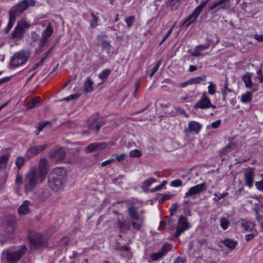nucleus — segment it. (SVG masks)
<instances>
[{
	"label": "nucleus",
	"instance_id": "obj_1",
	"mask_svg": "<svg viewBox=\"0 0 263 263\" xmlns=\"http://www.w3.org/2000/svg\"><path fill=\"white\" fill-rule=\"evenodd\" d=\"M66 173L61 167L54 168L50 173L48 182L49 186L53 191H58L64 186Z\"/></svg>",
	"mask_w": 263,
	"mask_h": 263
},
{
	"label": "nucleus",
	"instance_id": "obj_2",
	"mask_svg": "<svg viewBox=\"0 0 263 263\" xmlns=\"http://www.w3.org/2000/svg\"><path fill=\"white\" fill-rule=\"evenodd\" d=\"M40 180V176L36 170L29 171L25 175L24 181L25 192L26 194L33 192Z\"/></svg>",
	"mask_w": 263,
	"mask_h": 263
},
{
	"label": "nucleus",
	"instance_id": "obj_3",
	"mask_svg": "<svg viewBox=\"0 0 263 263\" xmlns=\"http://www.w3.org/2000/svg\"><path fill=\"white\" fill-rule=\"evenodd\" d=\"M128 212L132 220L130 224L132 226L133 230L135 232L140 231L143 225L144 217L138 214L137 209L134 206L129 207L128 208Z\"/></svg>",
	"mask_w": 263,
	"mask_h": 263
},
{
	"label": "nucleus",
	"instance_id": "obj_4",
	"mask_svg": "<svg viewBox=\"0 0 263 263\" xmlns=\"http://www.w3.org/2000/svg\"><path fill=\"white\" fill-rule=\"evenodd\" d=\"M27 248L25 246L19 248L8 249L6 252V259L8 263L18 262L26 253Z\"/></svg>",
	"mask_w": 263,
	"mask_h": 263
},
{
	"label": "nucleus",
	"instance_id": "obj_5",
	"mask_svg": "<svg viewBox=\"0 0 263 263\" xmlns=\"http://www.w3.org/2000/svg\"><path fill=\"white\" fill-rule=\"evenodd\" d=\"M30 55L28 51L21 50L15 52L11 57L10 61V66L16 68L24 64L27 62Z\"/></svg>",
	"mask_w": 263,
	"mask_h": 263
},
{
	"label": "nucleus",
	"instance_id": "obj_6",
	"mask_svg": "<svg viewBox=\"0 0 263 263\" xmlns=\"http://www.w3.org/2000/svg\"><path fill=\"white\" fill-rule=\"evenodd\" d=\"M34 5L35 1L34 0H23L12 7L9 12L17 16L22 13L29 6H34Z\"/></svg>",
	"mask_w": 263,
	"mask_h": 263
},
{
	"label": "nucleus",
	"instance_id": "obj_7",
	"mask_svg": "<svg viewBox=\"0 0 263 263\" xmlns=\"http://www.w3.org/2000/svg\"><path fill=\"white\" fill-rule=\"evenodd\" d=\"M209 0H206L201 3L193 11L192 14L189 15L183 22L182 25H190L193 23L198 17L204 8L207 5Z\"/></svg>",
	"mask_w": 263,
	"mask_h": 263
},
{
	"label": "nucleus",
	"instance_id": "obj_8",
	"mask_svg": "<svg viewBox=\"0 0 263 263\" xmlns=\"http://www.w3.org/2000/svg\"><path fill=\"white\" fill-rule=\"evenodd\" d=\"M9 156L8 155H3L0 157V188L3 187L6 182L8 174L5 171Z\"/></svg>",
	"mask_w": 263,
	"mask_h": 263
},
{
	"label": "nucleus",
	"instance_id": "obj_9",
	"mask_svg": "<svg viewBox=\"0 0 263 263\" xmlns=\"http://www.w3.org/2000/svg\"><path fill=\"white\" fill-rule=\"evenodd\" d=\"M30 27V25L24 20H21L17 22V25L11 33L12 38H21L26 29Z\"/></svg>",
	"mask_w": 263,
	"mask_h": 263
},
{
	"label": "nucleus",
	"instance_id": "obj_10",
	"mask_svg": "<svg viewBox=\"0 0 263 263\" xmlns=\"http://www.w3.org/2000/svg\"><path fill=\"white\" fill-rule=\"evenodd\" d=\"M210 107L215 108L216 107L212 105L210 98L208 97L205 92L202 93L200 100H199L193 106V108L195 109H204Z\"/></svg>",
	"mask_w": 263,
	"mask_h": 263
},
{
	"label": "nucleus",
	"instance_id": "obj_11",
	"mask_svg": "<svg viewBox=\"0 0 263 263\" xmlns=\"http://www.w3.org/2000/svg\"><path fill=\"white\" fill-rule=\"evenodd\" d=\"M230 6L229 0H217L209 6V10L217 12L220 10L228 9Z\"/></svg>",
	"mask_w": 263,
	"mask_h": 263
},
{
	"label": "nucleus",
	"instance_id": "obj_12",
	"mask_svg": "<svg viewBox=\"0 0 263 263\" xmlns=\"http://www.w3.org/2000/svg\"><path fill=\"white\" fill-rule=\"evenodd\" d=\"M207 186L205 182L197 184L190 187L188 191L185 193L184 198H187L189 197L194 196L199 194L206 190Z\"/></svg>",
	"mask_w": 263,
	"mask_h": 263
},
{
	"label": "nucleus",
	"instance_id": "obj_13",
	"mask_svg": "<svg viewBox=\"0 0 263 263\" xmlns=\"http://www.w3.org/2000/svg\"><path fill=\"white\" fill-rule=\"evenodd\" d=\"M2 225L4 232L7 233H12L16 228V222L14 217L13 216L5 217L3 221Z\"/></svg>",
	"mask_w": 263,
	"mask_h": 263
},
{
	"label": "nucleus",
	"instance_id": "obj_14",
	"mask_svg": "<svg viewBox=\"0 0 263 263\" xmlns=\"http://www.w3.org/2000/svg\"><path fill=\"white\" fill-rule=\"evenodd\" d=\"M190 227L189 223L187 221V219L183 216L181 215L179 217L178 226L176 228L174 236L176 238L178 237L180 235Z\"/></svg>",
	"mask_w": 263,
	"mask_h": 263
},
{
	"label": "nucleus",
	"instance_id": "obj_15",
	"mask_svg": "<svg viewBox=\"0 0 263 263\" xmlns=\"http://www.w3.org/2000/svg\"><path fill=\"white\" fill-rule=\"evenodd\" d=\"M53 32V29L52 25L51 23H49L42 33L41 37L39 42V46L40 47H43L46 44Z\"/></svg>",
	"mask_w": 263,
	"mask_h": 263
},
{
	"label": "nucleus",
	"instance_id": "obj_16",
	"mask_svg": "<svg viewBox=\"0 0 263 263\" xmlns=\"http://www.w3.org/2000/svg\"><path fill=\"white\" fill-rule=\"evenodd\" d=\"M48 145L46 144L30 146L26 152V156L29 159L44 151Z\"/></svg>",
	"mask_w": 263,
	"mask_h": 263
},
{
	"label": "nucleus",
	"instance_id": "obj_17",
	"mask_svg": "<svg viewBox=\"0 0 263 263\" xmlns=\"http://www.w3.org/2000/svg\"><path fill=\"white\" fill-rule=\"evenodd\" d=\"M31 243L36 248L40 247L44 244L43 236L40 233H33L29 236Z\"/></svg>",
	"mask_w": 263,
	"mask_h": 263
},
{
	"label": "nucleus",
	"instance_id": "obj_18",
	"mask_svg": "<svg viewBox=\"0 0 263 263\" xmlns=\"http://www.w3.org/2000/svg\"><path fill=\"white\" fill-rule=\"evenodd\" d=\"M171 246L167 243H164L162 248L156 253H153L151 255V258L152 260L155 261L162 258L165 255L168 251L171 249Z\"/></svg>",
	"mask_w": 263,
	"mask_h": 263
},
{
	"label": "nucleus",
	"instance_id": "obj_19",
	"mask_svg": "<svg viewBox=\"0 0 263 263\" xmlns=\"http://www.w3.org/2000/svg\"><path fill=\"white\" fill-rule=\"evenodd\" d=\"M39 173L40 180L42 182L45 179V177L48 173V168L47 160L45 158H41L39 162Z\"/></svg>",
	"mask_w": 263,
	"mask_h": 263
},
{
	"label": "nucleus",
	"instance_id": "obj_20",
	"mask_svg": "<svg viewBox=\"0 0 263 263\" xmlns=\"http://www.w3.org/2000/svg\"><path fill=\"white\" fill-rule=\"evenodd\" d=\"M49 156L55 161H61L65 158V152L63 148L60 147L52 150L49 153Z\"/></svg>",
	"mask_w": 263,
	"mask_h": 263
},
{
	"label": "nucleus",
	"instance_id": "obj_21",
	"mask_svg": "<svg viewBox=\"0 0 263 263\" xmlns=\"http://www.w3.org/2000/svg\"><path fill=\"white\" fill-rule=\"evenodd\" d=\"M107 144L105 142L92 143L88 145L86 147V152L91 153L94 151H99L105 148Z\"/></svg>",
	"mask_w": 263,
	"mask_h": 263
},
{
	"label": "nucleus",
	"instance_id": "obj_22",
	"mask_svg": "<svg viewBox=\"0 0 263 263\" xmlns=\"http://www.w3.org/2000/svg\"><path fill=\"white\" fill-rule=\"evenodd\" d=\"M254 173L251 170H248L244 172L245 184L249 188L253 186L254 183Z\"/></svg>",
	"mask_w": 263,
	"mask_h": 263
},
{
	"label": "nucleus",
	"instance_id": "obj_23",
	"mask_svg": "<svg viewBox=\"0 0 263 263\" xmlns=\"http://www.w3.org/2000/svg\"><path fill=\"white\" fill-rule=\"evenodd\" d=\"M201 125L197 122L191 121L189 123L188 128L184 130L185 133H195L198 134L200 130Z\"/></svg>",
	"mask_w": 263,
	"mask_h": 263
},
{
	"label": "nucleus",
	"instance_id": "obj_24",
	"mask_svg": "<svg viewBox=\"0 0 263 263\" xmlns=\"http://www.w3.org/2000/svg\"><path fill=\"white\" fill-rule=\"evenodd\" d=\"M210 44L208 43L205 45H199L197 46L193 52L191 53V55L194 57H198L201 56V51L208 49L210 47Z\"/></svg>",
	"mask_w": 263,
	"mask_h": 263
},
{
	"label": "nucleus",
	"instance_id": "obj_25",
	"mask_svg": "<svg viewBox=\"0 0 263 263\" xmlns=\"http://www.w3.org/2000/svg\"><path fill=\"white\" fill-rule=\"evenodd\" d=\"M157 182V180L154 178H149L146 180H144L141 183V188L145 193H147L149 191V187L151 185L155 182Z\"/></svg>",
	"mask_w": 263,
	"mask_h": 263
},
{
	"label": "nucleus",
	"instance_id": "obj_26",
	"mask_svg": "<svg viewBox=\"0 0 263 263\" xmlns=\"http://www.w3.org/2000/svg\"><path fill=\"white\" fill-rule=\"evenodd\" d=\"M30 201L28 200L24 201L18 209V213L20 215H25L29 211Z\"/></svg>",
	"mask_w": 263,
	"mask_h": 263
},
{
	"label": "nucleus",
	"instance_id": "obj_27",
	"mask_svg": "<svg viewBox=\"0 0 263 263\" xmlns=\"http://www.w3.org/2000/svg\"><path fill=\"white\" fill-rule=\"evenodd\" d=\"M236 146V143L232 140H230L229 144L226 145L221 151L220 155L221 157L230 152Z\"/></svg>",
	"mask_w": 263,
	"mask_h": 263
},
{
	"label": "nucleus",
	"instance_id": "obj_28",
	"mask_svg": "<svg viewBox=\"0 0 263 263\" xmlns=\"http://www.w3.org/2000/svg\"><path fill=\"white\" fill-rule=\"evenodd\" d=\"M221 92L222 95V100L226 102L230 99L228 97L229 95H231L232 92V90L228 87L227 82L224 83L223 87L221 90Z\"/></svg>",
	"mask_w": 263,
	"mask_h": 263
},
{
	"label": "nucleus",
	"instance_id": "obj_29",
	"mask_svg": "<svg viewBox=\"0 0 263 263\" xmlns=\"http://www.w3.org/2000/svg\"><path fill=\"white\" fill-rule=\"evenodd\" d=\"M16 16L9 11V22L5 31L8 33L13 26L15 22Z\"/></svg>",
	"mask_w": 263,
	"mask_h": 263
},
{
	"label": "nucleus",
	"instance_id": "obj_30",
	"mask_svg": "<svg viewBox=\"0 0 263 263\" xmlns=\"http://www.w3.org/2000/svg\"><path fill=\"white\" fill-rule=\"evenodd\" d=\"M93 82L89 77L86 78L84 83V91L86 93H90L93 90Z\"/></svg>",
	"mask_w": 263,
	"mask_h": 263
},
{
	"label": "nucleus",
	"instance_id": "obj_31",
	"mask_svg": "<svg viewBox=\"0 0 263 263\" xmlns=\"http://www.w3.org/2000/svg\"><path fill=\"white\" fill-rule=\"evenodd\" d=\"M117 227L121 232L128 230L130 228V225L126 221L118 220Z\"/></svg>",
	"mask_w": 263,
	"mask_h": 263
},
{
	"label": "nucleus",
	"instance_id": "obj_32",
	"mask_svg": "<svg viewBox=\"0 0 263 263\" xmlns=\"http://www.w3.org/2000/svg\"><path fill=\"white\" fill-rule=\"evenodd\" d=\"M222 243H223L227 247L233 249L237 245V241L233 239L227 238L221 241Z\"/></svg>",
	"mask_w": 263,
	"mask_h": 263
},
{
	"label": "nucleus",
	"instance_id": "obj_33",
	"mask_svg": "<svg viewBox=\"0 0 263 263\" xmlns=\"http://www.w3.org/2000/svg\"><path fill=\"white\" fill-rule=\"evenodd\" d=\"M241 227L243 228L246 231H251L253 229L254 224L252 222L242 220Z\"/></svg>",
	"mask_w": 263,
	"mask_h": 263
},
{
	"label": "nucleus",
	"instance_id": "obj_34",
	"mask_svg": "<svg viewBox=\"0 0 263 263\" xmlns=\"http://www.w3.org/2000/svg\"><path fill=\"white\" fill-rule=\"evenodd\" d=\"M252 99V93L250 92H247L242 94L241 96L240 101L243 103H247L251 101Z\"/></svg>",
	"mask_w": 263,
	"mask_h": 263
},
{
	"label": "nucleus",
	"instance_id": "obj_35",
	"mask_svg": "<svg viewBox=\"0 0 263 263\" xmlns=\"http://www.w3.org/2000/svg\"><path fill=\"white\" fill-rule=\"evenodd\" d=\"M51 123L49 121H42L38 123L37 125V129L38 130V132H36V134L38 135L39 133L42 131L45 127L46 126H51Z\"/></svg>",
	"mask_w": 263,
	"mask_h": 263
},
{
	"label": "nucleus",
	"instance_id": "obj_36",
	"mask_svg": "<svg viewBox=\"0 0 263 263\" xmlns=\"http://www.w3.org/2000/svg\"><path fill=\"white\" fill-rule=\"evenodd\" d=\"M172 198V195L168 194H159L156 197V199L158 200L159 203H163L164 201L168 200Z\"/></svg>",
	"mask_w": 263,
	"mask_h": 263
},
{
	"label": "nucleus",
	"instance_id": "obj_37",
	"mask_svg": "<svg viewBox=\"0 0 263 263\" xmlns=\"http://www.w3.org/2000/svg\"><path fill=\"white\" fill-rule=\"evenodd\" d=\"M40 99L39 97H35L32 99H31L28 103H27V108L28 109H32L36 106V105L40 102Z\"/></svg>",
	"mask_w": 263,
	"mask_h": 263
},
{
	"label": "nucleus",
	"instance_id": "obj_38",
	"mask_svg": "<svg viewBox=\"0 0 263 263\" xmlns=\"http://www.w3.org/2000/svg\"><path fill=\"white\" fill-rule=\"evenodd\" d=\"M206 77L205 75H202L200 77L192 78L190 79V80H191L192 84H198V83H200L202 81H205L206 79Z\"/></svg>",
	"mask_w": 263,
	"mask_h": 263
},
{
	"label": "nucleus",
	"instance_id": "obj_39",
	"mask_svg": "<svg viewBox=\"0 0 263 263\" xmlns=\"http://www.w3.org/2000/svg\"><path fill=\"white\" fill-rule=\"evenodd\" d=\"M91 15L92 20L90 21V26L91 28H95L98 25V22L99 20V18L96 16L93 13H91Z\"/></svg>",
	"mask_w": 263,
	"mask_h": 263
},
{
	"label": "nucleus",
	"instance_id": "obj_40",
	"mask_svg": "<svg viewBox=\"0 0 263 263\" xmlns=\"http://www.w3.org/2000/svg\"><path fill=\"white\" fill-rule=\"evenodd\" d=\"M228 195V192H224L223 193H215L214 194V198H213V200L215 202H218L219 200H220L221 199L224 198L226 196H227Z\"/></svg>",
	"mask_w": 263,
	"mask_h": 263
},
{
	"label": "nucleus",
	"instance_id": "obj_41",
	"mask_svg": "<svg viewBox=\"0 0 263 263\" xmlns=\"http://www.w3.org/2000/svg\"><path fill=\"white\" fill-rule=\"evenodd\" d=\"M110 72L109 69H105L99 74V78L102 80H105L109 76Z\"/></svg>",
	"mask_w": 263,
	"mask_h": 263
},
{
	"label": "nucleus",
	"instance_id": "obj_42",
	"mask_svg": "<svg viewBox=\"0 0 263 263\" xmlns=\"http://www.w3.org/2000/svg\"><path fill=\"white\" fill-rule=\"evenodd\" d=\"M216 86L213 82H209L208 86V93L211 95H213L216 92Z\"/></svg>",
	"mask_w": 263,
	"mask_h": 263
},
{
	"label": "nucleus",
	"instance_id": "obj_43",
	"mask_svg": "<svg viewBox=\"0 0 263 263\" xmlns=\"http://www.w3.org/2000/svg\"><path fill=\"white\" fill-rule=\"evenodd\" d=\"M220 222V226L223 230H226L228 228L229 221L227 218L224 217L221 218Z\"/></svg>",
	"mask_w": 263,
	"mask_h": 263
},
{
	"label": "nucleus",
	"instance_id": "obj_44",
	"mask_svg": "<svg viewBox=\"0 0 263 263\" xmlns=\"http://www.w3.org/2000/svg\"><path fill=\"white\" fill-rule=\"evenodd\" d=\"M135 20V17L133 15L129 16V17H126L125 19V21L127 24V26L128 28H130Z\"/></svg>",
	"mask_w": 263,
	"mask_h": 263
},
{
	"label": "nucleus",
	"instance_id": "obj_45",
	"mask_svg": "<svg viewBox=\"0 0 263 263\" xmlns=\"http://www.w3.org/2000/svg\"><path fill=\"white\" fill-rule=\"evenodd\" d=\"M167 182L166 180H163L162 182L159 185L153 188L151 190V192H155L161 190L165 185H166Z\"/></svg>",
	"mask_w": 263,
	"mask_h": 263
},
{
	"label": "nucleus",
	"instance_id": "obj_46",
	"mask_svg": "<svg viewBox=\"0 0 263 263\" xmlns=\"http://www.w3.org/2000/svg\"><path fill=\"white\" fill-rule=\"evenodd\" d=\"M243 81L245 83L246 86L248 88H250L252 86L251 78L248 75H246L243 78Z\"/></svg>",
	"mask_w": 263,
	"mask_h": 263
},
{
	"label": "nucleus",
	"instance_id": "obj_47",
	"mask_svg": "<svg viewBox=\"0 0 263 263\" xmlns=\"http://www.w3.org/2000/svg\"><path fill=\"white\" fill-rule=\"evenodd\" d=\"M25 160L23 157H18L15 161V164L18 168H20L24 164Z\"/></svg>",
	"mask_w": 263,
	"mask_h": 263
},
{
	"label": "nucleus",
	"instance_id": "obj_48",
	"mask_svg": "<svg viewBox=\"0 0 263 263\" xmlns=\"http://www.w3.org/2000/svg\"><path fill=\"white\" fill-rule=\"evenodd\" d=\"M129 155L132 157H140L142 156V152L136 149L130 152Z\"/></svg>",
	"mask_w": 263,
	"mask_h": 263
},
{
	"label": "nucleus",
	"instance_id": "obj_49",
	"mask_svg": "<svg viewBox=\"0 0 263 263\" xmlns=\"http://www.w3.org/2000/svg\"><path fill=\"white\" fill-rule=\"evenodd\" d=\"M170 185L173 187H179L183 185V182L180 179H176L172 181Z\"/></svg>",
	"mask_w": 263,
	"mask_h": 263
},
{
	"label": "nucleus",
	"instance_id": "obj_50",
	"mask_svg": "<svg viewBox=\"0 0 263 263\" xmlns=\"http://www.w3.org/2000/svg\"><path fill=\"white\" fill-rule=\"evenodd\" d=\"M54 46H52L45 53L44 57L41 59V60H43V62H45L46 59L48 58V57L52 53Z\"/></svg>",
	"mask_w": 263,
	"mask_h": 263
},
{
	"label": "nucleus",
	"instance_id": "obj_51",
	"mask_svg": "<svg viewBox=\"0 0 263 263\" xmlns=\"http://www.w3.org/2000/svg\"><path fill=\"white\" fill-rule=\"evenodd\" d=\"M161 64V61H159L156 65L154 66V67L152 69V71L150 73L149 76L151 77H153V75L155 73V72L158 70L159 67H160Z\"/></svg>",
	"mask_w": 263,
	"mask_h": 263
},
{
	"label": "nucleus",
	"instance_id": "obj_52",
	"mask_svg": "<svg viewBox=\"0 0 263 263\" xmlns=\"http://www.w3.org/2000/svg\"><path fill=\"white\" fill-rule=\"evenodd\" d=\"M180 0L176 1L173 3V4L172 5V6L171 7V10L172 11L176 10L178 9V8L179 7V6H180Z\"/></svg>",
	"mask_w": 263,
	"mask_h": 263
},
{
	"label": "nucleus",
	"instance_id": "obj_53",
	"mask_svg": "<svg viewBox=\"0 0 263 263\" xmlns=\"http://www.w3.org/2000/svg\"><path fill=\"white\" fill-rule=\"evenodd\" d=\"M255 186L257 189L260 191L263 192V179L260 181L256 182Z\"/></svg>",
	"mask_w": 263,
	"mask_h": 263
},
{
	"label": "nucleus",
	"instance_id": "obj_54",
	"mask_svg": "<svg viewBox=\"0 0 263 263\" xmlns=\"http://www.w3.org/2000/svg\"><path fill=\"white\" fill-rule=\"evenodd\" d=\"M126 157L125 154H121L120 155H117L116 156V159L118 162H122L125 160Z\"/></svg>",
	"mask_w": 263,
	"mask_h": 263
},
{
	"label": "nucleus",
	"instance_id": "obj_55",
	"mask_svg": "<svg viewBox=\"0 0 263 263\" xmlns=\"http://www.w3.org/2000/svg\"><path fill=\"white\" fill-rule=\"evenodd\" d=\"M114 161H115V159L114 158L109 159L104 162H102L101 163V166L104 167L106 165H108L114 162Z\"/></svg>",
	"mask_w": 263,
	"mask_h": 263
},
{
	"label": "nucleus",
	"instance_id": "obj_56",
	"mask_svg": "<svg viewBox=\"0 0 263 263\" xmlns=\"http://www.w3.org/2000/svg\"><path fill=\"white\" fill-rule=\"evenodd\" d=\"M80 95H76V94H72L70 95L69 96L65 98L64 100L68 101L71 100H74L75 99H77L79 97Z\"/></svg>",
	"mask_w": 263,
	"mask_h": 263
},
{
	"label": "nucleus",
	"instance_id": "obj_57",
	"mask_svg": "<svg viewBox=\"0 0 263 263\" xmlns=\"http://www.w3.org/2000/svg\"><path fill=\"white\" fill-rule=\"evenodd\" d=\"M254 211H255V213L256 220L258 221H260L262 219V216L259 214L258 210H257V208H255L254 209Z\"/></svg>",
	"mask_w": 263,
	"mask_h": 263
},
{
	"label": "nucleus",
	"instance_id": "obj_58",
	"mask_svg": "<svg viewBox=\"0 0 263 263\" xmlns=\"http://www.w3.org/2000/svg\"><path fill=\"white\" fill-rule=\"evenodd\" d=\"M178 206V204L177 203H174L171 205L170 208V212H171V215H173V213L177 210Z\"/></svg>",
	"mask_w": 263,
	"mask_h": 263
},
{
	"label": "nucleus",
	"instance_id": "obj_59",
	"mask_svg": "<svg viewBox=\"0 0 263 263\" xmlns=\"http://www.w3.org/2000/svg\"><path fill=\"white\" fill-rule=\"evenodd\" d=\"M221 123V121L220 120H218L216 121L213 122L211 124V126L214 128H217L220 126Z\"/></svg>",
	"mask_w": 263,
	"mask_h": 263
},
{
	"label": "nucleus",
	"instance_id": "obj_60",
	"mask_svg": "<svg viewBox=\"0 0 263 263\" xmlns=\"http://www.w3.org/2000/svg\"><path fill=\"white\" fill-rule=\"evenodd\" d=\"M191 84H192L191 81V80L190 79L187 81L181 83L180 86L181 87L184 88V87L187 86V85H191Z\"/></svg>",
	"mask_w": 263,
	"mask_h": 263
},
{
	"label": "nucleus",
	"instance_id": "obj_61",
	"mask_svg": "<svg viewBox=\"0 0 263 263\" xmlns=\"http://www.w3.org/2000/svg\"><path fill=\"white\" fill-rule=\"evenodd\" d=\"M254 39L258 42H263V34H255Z\"/></svg>",
	"mask_w": 263,
	"mask_h": 263
},
{
	"label": "nucleus",
	"instance_id": "obj_62",
	"mask_svg": "<svg viewBox=\"0 0 263 263\" xmlns=\"http://www.w3.org/2000/svg\"><path fill=\"white\" fill-rule=\"evenodd\" d=\"M254 235L252 234H247L245 236V239L247 241H249L253 239Z\"/></svg>",
	"mask_w": 263,
	"mask_h": 263
},
{
	"label": "nucleus",
	"instance_id": "obj_63",
	"mask_svg": "<svg viewBox=\"0 0 263 263\" xmlns=\"http://www.w3.org/2000/svg\"><path fill=\"white\" fill-rule=\"evenodd\" d=\"M43 60H40L37 63H36L33 67L32 70H34L36 69L39 66L42 65L43 64Z\"/></svg>",
	"mask_w": 263,
	"mask_h": 263
},
{
	"label": "nucleus",
	"instance_id": "obj_64",
	"mask_svg": "<svg viewBox=\"0 0 263 263\" xmlns=\"http://www.w3.org/2000/svg\"><path fill=\"white\" fill-rule=\"evenodd\" d=\"M257 73L258 74L257 78L259 80V82L260 83L263 82V76L261 73V71H258Z\"/></svg>",
	"mask_w": 263,
	"mask_h": 263
}]
</instances>
